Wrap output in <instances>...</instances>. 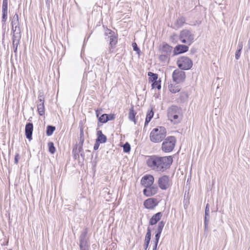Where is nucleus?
I'll return each mask as SVG.
<instances>
[{"instance_id": "obj_47", "label": "nucleus", "mask_w": 250, "mask_h": 250, "mask_svg": "<svg viewBox=\"0 0 250 250\" xmlns=\"http://www.w3.org/2000/svg\"><path fill=\"white\" fill-rule=\"evenodd\" d=\"M99 142L96 141L94 146V149L95 150H97L99 148Z\"/></svg>"}, {"instance_id": "obj_32", "label": "nucleus", "mask_w": 250, "mask_h": 250, "mask_svg": "<svg viewBox=\"0 0 250 250\" xmlns=\"http://www.w3.org/2000/svg\"><path fill=\"white\" fill-rule=\"evenodd\" d=\"M49 147V151L51 154H54L56 151V148L54 146V144L52 142H49L48 143Z\"/></svg>"}, {"instance_id": "obj_23", "label": "nucleus", "mask_w": 250, "mask_h": 250, "mask_svg": "<svg viewBox=\"0 0 250 250\" xmlns=\"http://www.w3.org/2000/svg\"><path fill=\"white\" fill-rule=\"evenodd\" d=\"M98 138L96 140L97 142L100 143H104L106 141V137L104 135L101 130L97 131Z\"/></svg>"}, {"instance_id": "obj_17", "label": "nucleus", "mask_w": 250, "mask_h": 250, "mask_svg": "<svg viewBox=\"0 0 250 250\" xmlns=\"http://www.w3.org/2000/svg\"><path fill=\"white\" fill-rule=\"evenodd\" d=\"M162 215L163 214L161 212H157L153 215L149 220V224L150 225L156 224L160 220Z\"/></svg>"}, {"instance_id": "obj_42", "label": "nucleus", "mask_w": 250, "mask_h": 250, "mask_svg": "<svg viewBox=\"0 0 250 250\" xmlns=\"http://www.w3.org/2000/svg\"><path fill=\"white\" fill-rule=\"evenodd\" d=\"M76 150H72V153L73 155V158L75 159H78L79 158V154L77 153Z\"/></svg>"}, {"instance_id": "obj_49", "label": "nucleus", "mask_w": 250, "mask_h": 250, "mask_svg": "<svg viewBox=\"0 0 250 250\" xmlns=\"http://www.w3.org/2000/svg\"><path fill=\"white\" fill-rule=\"evenodd\" d=\"M158 243H154V245L153 247V250H156L157 248Z\"/></svg>"}, {"instance_id": "obj_26", "label": "nucleus", "mask_w": 250, "mask_h": 250, "mask_svg": "<svg viewBox=\"0 0 250 250\" xmlns=\"http://www.w3.org/2000/svg\"><path fill=\"white\" fill-rule=\"evenodd\" d=\"M177 84H171L168 86L169 90L171 92L176 93L180 90V86L177 85Z\"/></svg>"}, {"instance_id": "obj_18", "label": "nucleus", "mask_w": 250, "mask_h": 250, "mask_svg": "<svg viewBox=\"0 0 250 250\" xmlns=\"http://www.w3.org/2000/svg\"><path fill=\"white\" fill-rule=\"evenodd\" d=\"M172 49V46L169 45L167 43H165L162 46V47L161 49V52L162 54H166L170 56Z\"/></svg>"}, {"instance_id": "obj_29", "label": "nucleus", "mask_w": 250, "mask_h": 250, "mask_svg": "<svg viewBox=\"0 0 250 250\" xmlns=\"http://www.w3.org/2000/svg\"><path fill=\"white\" fill-rule=\"evenodd\" d=\"M55 130V127L52 125H48L46 128V133L48 136H51Z\"/></svg>"}, {"instance_id": "obj_13", "label": "nucleus", "mask_w": 250, "mask_h": 250, "mask_svg": "<svg viewBox=\"0 0 250 250\" xmlns=\"http://www.w3.org/2000/svg\"><path fill=\"white\" fill-rule=\"evenodd\" d=\"M8 14V0H3L2 5V19L1 21L5 23L7 19Z\"/></svg>"}, {"instance_id": "obj_37", "label": "nucleus", "mask_w": 250, "mask_h": 250, "mask_svg": "<svg viewBox=\"0 0 250 250\" xmlns=\"http://www.w3.org/2000/svg\"><path fill=\"white\" fill-rule=\"evenodd\" d=\"M80 136V142L78 145L83 146L84 143V135L83 131L81 132Z\"/></svg>"}, {"instance_id": "obj_50", "label": "nucleus", "mask_w": 250, "mask_h": 250, "mask_svg": "<svg viewBox=\"0 0 250 250\" xmlns=\"http://www.w3.org/2000/svg\"><path fill=\"white\" fill-rule=\"evenodd\" d=\"M46 1V5L49 7L50 6V3L51 1V0H45Z\"/></svg>"}, {"instance_id": "obj_40", "label": "nucleus", "mask_w": 250, "mask_h": 250, "mask_svg": "<svg viewBox=\"0 0 250 250\" xmlns=\"http://www.w3.org/2000/svg\"><path fill=\"white\" fill-rule=\"evenodd\" d=\"M106 116H107V119H108V121L113 120L115 118V115L112 114H106Z\"/></svg>"}, {"instance_id": "obj_7", "label": "nucleus", "mask_w": 250, "mask_h": 250, "mask_svg": "<svg viewBox=\"0 0 250 250\" xmlns=\"http://www.w3.org/2000/svg\"><path fill=\"white\" fill-rule=\"evenodd\" d=\"M12 36L21 37L19 16L15 14L11 21Z\"/></svg>"}, {"instance_id": "obj_24", "label": "nucleus", "mask_w": 250, "mask_h": 250, "mask_svg": "<svg viewBox=\"0 0 250 250\" xmlns=\"http://www.w3.org/2000/svg\"><path fill=\"white\" fill-rule=\"evenodd\" d=\"M136 113L134 110V107L132 105L131 107L129 109V114H128V118L129 119L133 122L135 124H136V121L135 119V115Z\"/></svg>"}, {"instance_id": "obj_43", "label": "nucleus", "mask_w": 250, "mask_h": 250, "mask_svg": "<svg viewBox=\"0 0 250 250\" xmlns=\"http://www.w3.org/2000/svg\"><path fill=\"white\" fill-rule=\"evenodd\" d=\"M132 47H133V50L137 52H138L139 51H140V49L137 46V45L136 44V43L135 42H133L132 43Z\"/></svg>"}, {"instance_id": "obj_39", "label": "nucleus", "mask_w": 250, "mask_h": 250, "mask_svg": "<svg viewBox=\"0 0 250 250\" xmlns=\"http://www.w3.org/2000/svg\"><path fill=\"white\" fill-rule=\"evenodd\" d=\"M151 192H152V195L155 194L157 192L158 188L157 187L151 186L150 187Z\"/></svg>"}, {"instance_id": "obj_34", "label": "nucleus", "mask_w": 250, "mask_h": 250, "mask_svg": "<svg viewBox=\"0 0 250 250\" xmlns=\"http://www.w3.org/2000/svg\"><path fill=\"white\" fill-rule=\"evenodd\" d=\"M146 188L143 190L144 195L147 197L152 196V192H150L151 190L150 189V187Z\"/></svg>"}, {"instance_id": "obj_4", "label": "nucleus", "mask_w": 250, "mask_h": 250, "mask_svg": "<svg viewBox=\"0 0 250 250\" xmlns=\"http://www.w3.org/2000/svg\"><path fill=\"white\" fill-rule=\"evenodd\" d=\"M194 39V35L190 31L184 29L181 31L179 40L182 43L190 45L193 42Z\"/></svg>"}, {"instance_id": "obj_1", "label": "nucleus", "mask_w": 250, "mask_h": 250, "mask_svg": "<svg viewBox=\"0 0 250 250\" xmlns=\"http://www.w3.org/2000/svg\"><path fill=\"white\" fill-rule=\"evenodd\" d=\"M173 162L172 156H158L152 155L147 157L146 164L151 170L157 172H163L167 170Z\"/></svg>"}, {"instance_id": "obj_21", "label": "nucleus", "mask_w": 250, "mask_h": 250, "mask_svg": "<svg viewBox=\"0 0 250 250\" xmlns=\"http://www.w3.org/2000/svg\"><path fill=\"white\" fill-rule=\"evenodd\" d=\"M186 22V19L184 17H179L174 24V28H179Z\"/></svg>"}, {"instance_id": "obj_16", "label": "nucleus", "mask_w": 250, "mask_h": 250, "mask_svg": "<svg viewBox=\"0 0 250 250\" xmlns=\"http://www.w3.org/2000/svg\"><path fill=\"white\" fill-rule=\"evenodd\" d=\"M110 35L108 36L109 38V52H111L112 51V49L114 48L115 45L117 42V38L116 36L113 35V33L110 32Z\"/></svg>"}, {"instance_id": "obj_44", "label": "nucleus", "mask_w": 250, "mask_h": 250, "mask_svg": "<svg viewBox=\"0 0 250 250\" xmlns=\"http://www.w3.org/2000/svg\"><path fill=\"white\" fill-rule=\"evenodd\" d=\"M19 159H20V155L18 153H17L16 154V155L15 156V158H14L15 164H17L18 163Z\"/></svg>"}, {"instance_id": "obj_20", "label": "nucleus", "mask_w": 250, "mask_h": 250, "mask_svg": "<svg viewBox=\"0 0 250 250\" xmlns=\"http://www.w3.org/2000/svg\"><path fill=\"white\" fill-rule=\"evenodd\" d=\"M84 236L81 235L80 240V250H89V246L84 239Z\"/></svg>"}, {"instance_id": "obj_28", "label": "nucleus", "mask_w": 250, "mask_h": 250, "mask_svg": "<svg viewBox=\"0 0 250 250\" xmlns=\"http://www.w3.org/2000/svg\"><path fill=\"white\" fill-rule=\"evenodd\" d=\"M165 223L163 221H160L158 223V225L156 230V233L161 234L163 229L164 227Z\"/></svg>"}, {"instance_id": "obj_36", "label": "nucleus", "mask_w": 250, "mask_h": 250, "mask_svg": "<svg viewBox=\"0 0 250 250\" xmlns=\"http://www.w3.org/2000/svg\"><path fill=\"white\" fill-rule=\"evenodd\" d=\"M152 88H157L158 89H160L161 88V86L160 82H159L158 81L153 82V83H152Z\"/></svg>"}, {"instance_id": "obj_35", "label": "nucleus", "mask_w": 250, "mask_h": 250, "mask_svg": "<svg viewBox=\"0 0 250 250\" xmlns=\"http://www.w3.org/2000/svg\"><path fill=\"white\" fill-rule=\"evenodd\" d=\"M123 150L125 152H129L130 151V146L128 143H126L124 145Z\"/></svg>"}, {"instance_id": "obj_12", "label": "nucleus", "mask_w": 250, "mask_h": 250, "mask_svg": "<svg viewBox=\"0 0 250 250\" xmlns=\"http://www.w3.org/2000/svg\"><path fill=\"white\" fill-rule=\"evenodd\" d=\"M188 50V45L184 44H178L176 45L173 52V55H177L180 54L184 53L187 52Z\"/></svg>"}, {"instance_id": "obj_30", "label": "nucleus", "mask_w": 250, "mask_h": 250, "mask_svg": "<svg viewBox=\"0 0 250 250\" xmlns=\"http://www.w3.org/2000/svg\"><path fill=\"white\" fill-rule=\"evenodd\" d=\"M148 75L149 76V79L152 82L157 81L158 75L157 74H154L152 72H149L148 73Z\"/></svg>"}, {"instance_id": "obj_38", "label": "nucleus", "mask_w": 250, "mask_h": 250, "mask_svg": "<svg viewBox=\"0 0 250 250\" xmlns=\"http://www.w3.org/2000/svg\"><path fill=\"white\" fill-rule=\"evenodd\" d=\"M209 217V206L208 204L206 205V209H205V218H208Z\"/></svg>"}, {"instance_id": "obj_33", "label": "nucleus", "mask_w": 250, "mask_h": 250, "mask_svg": "<svg viewBox=\"0 0 250 250\" xmlns=\"http://www.w3.org/2000/svg\"><path fill=\"white\" fill-rule=\"evenodd\" d=\"M99 121L102 123H105L108 122L106 114H103L99 117Z\"/></svg>"}, {"instance_id": "obj_2", "label": "nucleus", "mask_w": 250, "mask_h": 250, "mask_svg": "<svg viewBox=\"0 0 250 250\" xmlns=\"http://www.w3.org/2000/svg\"><path fill=\"white\" fill-rule=\"evenodd\" d=\"M167 116L168 120L173 124H178L182 120L183 110L181 107L177 105H171L167 109Z\"/></svg>"}, {"instance_id": "obj_6", "label": "nucleus", "mask_w": 250, "mask_h": 250, "mask_svg": "<svg viewBox=\"0 0 250 250\" xmlns=\"http://www.w3.org/2000/svg\"><path fill=\"white\" fill-rule=\"evenodd\" d=\"M177 64L179 68L182 70H189L192 65V61L187 56H182L177 61Z\"/></svg>"}, {"instance_id": "obj_46", "label": "nucleus", "mask_w": 250, "mask_h": 250, "mask_svg": "<svg viewBox=\"0 0 250 250\" xmlns=\"http://www.w3.org/2000/svg\"><path fill=\"white\" fill-rule=\"evenodd\" d=\"M241 51L239 50H236L235 52V58L236 60H238L240 58V55H241Z\"/></svg>"}, {"instance_id": "obj_27", "label": "nucleus", "mask_w": 250, "mask_h": 250, "mask_svg": "<svg viewBox=\"0 0 250 250\" xmlns=\"http://www.w3.org/2000/svg\"><path fill=\"white\" fill-rule=\"evenodd\" d=\"M73 150H76V151L78 153H81V156L83 157V158H84V153L83 152V146H80V145H76L73 148Z\"/></svg>"}, {"instance_id": "obj_51", "label": "nucleus", "mask_w": 250, "mask_h": 250, "mask_svg": "<svg viewBox=\"0 0 250 250\" xmlns=\"http://www.w3.org/2000/svg\"><path fill=\"white\" fill-rule=\"evenodd\" d=\"M100 111H99L98 110H97L96 111V116H97V117L98 118H99V114H100Z\"/></svg>"}, {"instance_id": "obj_22", "label": "nucleus", "mask_w": 250, "mask_h": 250, "mask_svg": "<svg viewBox=\"0 0 250 250\" xmlns=\"http://www.w3.org/2000/svg\"><path fill=\"white\" fill-rule=\"evenodd\" d=\"M151 234L150 229L149 228H148L145 240V247L146 250L148 247L151 239Z\"/></svg>"}, {"instance_id": "obj_41", "label": "nucleus", "mask_w": 250, "mask_h": 250, "mask_svg": "<svg viewBox=\"0 0 250 250\" xmlns=\"http://www.w3.org/2000/svg\"><path fill=\"white\" fill-rule=\"evenodd\" d=\"M160 235H161L160 233H156L155 236L154 243H158Z\"/></svg>"}, {"instance_id": "obj_45", "label": "nucleus", "mask_w": 250, "mask_h": 250, "mask_svg": "<svg viewBox=\"0 0 250 250\" xmlns=\"http://www.w3.org/2000/svg\"><path fill=\"white\" fill-rule=\"evenodd\" d=\"M243 45L242 42H239L238 44V45H237V50L241 51V50H242V49L243 48Z\"/></svg>"}, {"instance_id": "obj_8", "label": "nucleus", "mask_w": 250, "mask_h": 250, "mask_svg": "<svg viewBox=\"0 0 250 250\" xmlns=\"http://www.w3.org/2000/svg\"><path fill=\"white\" fill-rule=\"evenodd\" d=\"M158 184L161 189L163 190L167 189L171 185L169 176L163 175L160 177L158 179Z\"/></svg>"}, {"instance_id": "obj_25", "label": "nucleus", "mask_w": 250, "mask_h": 250, "mask_svg": "<svg viewBox=\"0 0 250 250\" xmlns=\"http://www.w3.org/2000/svg\"><path fill=\"white\" fill-rule=\"evenodd\" d=\"M154 115V112L152 109L148 110L147 112L146 121L145 123V126H146L151 121Z\"/></svg>"}, {"instance_id": "obj_10", "label": "nucleus", "mask_w": 250, "mask_h": 250, "mask_svg": "<svg viewBox=\"0 0 250 250\" xmlns=\"http://www.w3.org/2000/svg\"><path fill=\"white\" fill-rule=\"evenodd\" d=\"M154 181V177L152 175L146 174L141 179V184L145 187H149L152 186Z\"/></svg>"}, {"instance_id": "obj_11", "label": "nucleus", "mask_w": 250, "mask_h": 250, "mask_svg": "<svg viewBox=\"0 0 250 250\" xmlns=\"http://www.w3.org/2000/svg\"><path fill=\"white\" fill-rule=\"evenodd\" d=\"M158 204V201L157 199L154 198H150L144 202V206L146 208L152 209L156 207Z\"/></svg>"}, {"instance_id": "obj_5", "label": "nucleus", "mask_w": 250, "mask_h": 250, "mask_svg": "<svg viewBox=\"0 0 250 250\" xmlns=\"http://www.w3.org/2000/svg\"><path fill=\"white\" fill-rule=\"evenodd\" d=\"M176 142V140L174 137H167L162 143V150L165 152H170L172 151L175 147Z\"/></svg>"}, {"instance_id": "obj_3", "label": "nucleus", "mask_w": 250, "mask_h": 250, "mask_svg": "<svg viewBox=\"0 0 250 250\" xmlns=\"http://www.w3.org/2000/svg\"><path fill=\"white\" fill-rule=\"evenodd\" d=\"M167 131L163 126L155 128L152 129L150 134V139L154 143L161 142L166 136Z\"/></svg>"}, {"instance_id": "obj_52", "label": "nucleus", "mask_w": 250, "mask_h": 250, "mask_svg": "<svg viewBox=\"0 0 250 250\" xmlns=\"http://www.w3.org/2000/svg\"><path fill=\"white\" fill-rule=\"evenodd\" d=\"M9 250H12L11 249Z\"/></svg>"}, {"instance_id": "obj_31", "label": "nucleus", "mask_w": 250, "mask_h": 250, "mask_svg": "<svg viewBox=\"0 0 250 250\" xmlns=\"http://www.w3.org/2000/svg\"><path fill=\"white\" fill-rule=\"evenodd\" d=\"M159 59L161 61L165 62L169 61V56L161 53L159 56Z\"/></svg>"}, {"instance_id": "obj_14", "label": "nucleus", "mask_w": 250, "mask_h": 250, "mask_svg": "<svg viewBox=\"0 0 250 250\" xmlns=\"http://www.w3.org/2000/svg\"><path fill=\"white\" fill-rule=\"evenodd\" d=\"M38 101L37 103V108L39 114L41 116H42L44 114V100L42 98V96H40L38 97Z\"/></svg>"}, {"instance_id": "obj_15", "label": "nucleus", "mask_w": 250, "mask_h": 250, "mask_svg": "<svg viewBox=\"0 0 250 250\" xmlns=\"http://www.w3.org/2000/svg\"><path fill=\"white\" fill-rule=\"evenodd\" d=\"M33 130V125L32 123H28L26 124L25 128V133L27 139L30 140L32 139Z\"/></svg>"}, {"instance_id": "obj_9", "label": "nucleus", "mask_w": 250, "mask_h": 250, "mask_svg": "<svg viewBox=\"0 0 250 250\" xmlns=\"http://www.w3.org/2000/svg\"><path fill=\"white\" fill-rule=\"evenodd\" d=\"M186 77L185 72L181 70L176 69L172 74V79L176 83H179L184 81Z\"/></svg>"}, {"instance_id": "obj_19", "label": "nucleus", "mask_w": 250, "mask_h": 250, "mask_svg": "<svg viewBox=\"0 0 250 250\" xmlns=\"http://www.w3.org/2000/svg\"><path fill=\"white\" fill-rule=\"evenodd\" d=\"M21 37L12 36V43L13 46L14 51L16 53L19 44H20Z\"/></svg>"}, {"instance_id": "obj_48", "label": "nucleus", "mask_w": 250, "mask_h": 250, "mask_svg": "<svg viewBox=\"0 0 250 250\" xmlns=\"http://www.w3.org/2000/svg\"><path fill=\"white\" fill-rule=\"evenodd\" d=\"M208 221H209V218H205L204 224H205V228H207V225L208 224Z\"/></svg>"}]
</instances>
